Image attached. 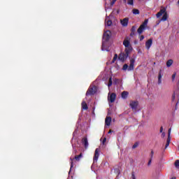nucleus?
Wrapping results in <instances>:
<instances>
[{
  "mask_svg": "<svg viewBox=\"0 0 179 179\" xmlns=\"http://www.w3.org/2000/svg\"><path fill=\"white\" fill-rule=\"evenodd\" d=\"M110 37H111V31H110L109 30L106 31L103 36L102 51H108V50L106 48V44L104 43V42L108 41V40H110Z\"/></svg>",
  "mask_w": 179,
  "mask_h": 179,
  "instance_id": "1",
  "label": "nucleus"
},
{
  "mask_svg": "<svg viewBox=\"0 0 179 179\" xmlns=\"http://www.w3.org/2000/svg\"><path fill=\"white\" fill-rule=\"evenodd\" d=\"M156 16L157 17H160V16H162V18L161 19L162 22H166V20L169 19V14H167V11L165 8L161 9L160 11L157 13Z\"/></svg>",
  "mask_w": 179,
  "mask_h": 179,
  "instance_id": "2",
  "label": "nucleus"
},
{
  "mask_svg": "<svg viewBox=\"0 0 179 179\" xmlns=\"http://www.w3.org/2000/svg\"><path fill=\"white\" fill-rule=\"evenodd\" d=\"M123 45H124L125 48V52H127V54H131L132 52V46H131V43L129 42V40L124 39L123 41Z\"/></svg>",
  "mask_w": 179,
  "mask_h": 179,
  "instance_id": "3",
  "label": "nucleus"
},
{
  "mask_svg": "<svg viewBox=\"0 0 179 179\" xmlns=\"http://www.w3.org/2000/svg\"><path fill=\"white\" fill-rule=\"evenodd\" d=\"M148 20H145L143 24L139 27V28L138 29L137 31L138 33V34H142L143 33V31H145V29H146V27H148Z\"/></svg>",
  "mask_w": 179,
  "mask_h": 179,
  "instance_id": "4",
  "label": "nucleus"
},
{
  "mask_svg": "<svg viewBox=\"0 0 179 179\" xmlns=\"http://www.w3.org/2000/svg\"><path fill=\"white\" fill-rule=\"evenodd\" d=\"M117 97V95H115V93H108V101H110V103H114L115 101V99Z\"/></svg>",
  "mask_w": 179,
  "mask_h": 179,
  "instance_id": "5",
  "label": "nucleus"
},
{
  "mask_svg": "<svg viewBox=\"0 0 179 179\" xmlns=\"http://www.w3.org/2000/svg\"><path fill=\"white\" fill-rule=\"evenodd\" d=\"M96 93V86L90 87L89 90L86 93V96H90Z\"/></svg>",
  "mask_w": 179,
  "mask_h": 179,
  "instance_id": "6",
  "label": "nucleus"
},
{
  "mask_svg": "<svg viewBox=\"0 0 179 179\" xmlns=\"http://www.w3.org/2000/svg\"><path fill=\"white\" fill-rule=\"evenodd\" d=\"M129 55V53L125 52L124 53H121L119 56V59L120 61H122V62H124V61H125L127 59V58H128Z\"/></svg>",
  "mask_w": 179,
  "mask_h": 179,
  "instance_id": "7",
  "label": "nucleus"
},
{
  "mask_svg": "<svg viewBox=\"0 0 179 179\" xmlns=\"http://www.w3.org/2000/svg\"><path fill=\"white\" fill-rule=\"evenodd\" d=\"M129 22V18L125 17L123 20H120V23L123 27H127L128 26V22Z\"/></svg>",
  "mask_w": 179,
  "mask_h": 179,
  "instance_id": "8",
  "label": "nucleus"
},
{
  "mask_svg": "<svg viewBox=\"0 0 179 179\" xmlns=\"http://www.w3.org/2000/svg\"><path fill=\"white\" fill-rule=\"evenodd\" d=\"M134 66H135V59L131 58L130 59V65L128 68V71H134Z\"/></svg>",
  "mask_w": 179,
  "mask_h": 179,
  "instance_id": "9",
  "label": "nucleus"
},
{
  "mask_svg": "<svg viewBox=\"0 0 179 179\" xmlns=\"http://www.w3.org/2000/svg\"><path fill=\"white\" fill-rule=\"evenodd\" d=\"M100 149L96 148L95 150V153H94V162H97V160H99V156H100Z\"/></svg>",
  "mask_w": 179,
  "mask_h": 179,
  "instance_id": "10",
  "label": "nucleus"
},
{
  "mask_svg": "<svg viewBox=\"0 0 179 179\" xmlns=\"http://www.w3.org/2000/svg\"><path fill=\"white\" fill-rule=\"evenodd\" d=\"M152 44H153V41L152 39H148L145 42V48L147 50H150V48L152 47Z\"/></svg>",
  "mask_w": 179,
  "mask_h": 179,
  "instance_id": "11",
  "label": "nucleus"
},
{
  "mask_svg": "<svg viewBox=\"0 0 179 179\" xmlns=\"http://www.w3.org/2000/svg\"><path fill=\"white\" fill-rule=\"evenodd\" d=\"M105 24L106 26H111V24H113V22L110 21L109 17H106L105 19Z\"/></svg>",
  "mask_w": 179,
  "mask_h": 179,
  "instance_id": "12",
  "label": "nucleus"
},
{
  "mask_svg": "<svg viewBox=\"0 0 179 179\" xmlns=\"http://www.w3.org/2000/svg\"><path fill=\"white\" fill-rule=\"evenodd\" d=\"M130 107L133 109L136 108V107H138V101L130 102Z\"/></svg>",
  "mask_w": 179,
  "mask_h": 179,
  "instance_id": "13",
  "label": "nucleus"
},
{
  "mask_svg": "<svg viewBox=\"0 0 179 179\" xmlns=\"http://www.w3.org/2000/svg\"><path fill=\"white\" fill-rule=\"evenodd\" d=\"M105 124L108 127H110V125L111 124V118L110 117H106V118L105 120Z\"/></svg>",
  "mask_w": 179,
  "mask_h": 179,
  "instance_id": "14",
  "label": "nucleus"
},
{
  "mask_svg": "<svg viewBox=\"0 0 179 179\" xmlns=\"http://www.w3.org/2000/svg\"><path fill=\"white\" fill-rule=\"evenodd\" d=\"M173 59H169L166 62V66L168 68H170V66H171V65H173Z\"/></svg>",
  "mask_w": 179,
  "mask_h": 179,
  "instance_id": "15",
  "label": "nucleus"
},
{
  "mask_svg": "<svg viewBox=\"0 0 179 179\" xmlns=\"http://www.w3.org/2000/svg\"><path fill=\"white\" fill-rule=\"evenodd\" d=\"M128 94H129L128 92L124 91L123 92H122V98L127 99V97H128Z\"/></svg>",
  "mask_w": 179,
  "mask_h": 179,
  "instance_id": "16",
  "label": "nucleus"
},
{
  "mask_svg": "<svg viewBox=\"0 0 179 179\" xmlns=\"http://www.w3.org/2000/svg\"><path fill=\"white\" fill-rule=\"evenodd\" d=\"M81 105L83 110H87V104L86 103V102L83 101Z\"/></svg>",
  "mask_w": 179,
  "mask_h": 179,
  "instance_id": "17",
  "label": "nucleus"
},
{
  "mask_svg": "<svg viewBox=\"0 0 179 179\" xmlns=\"http://www.w3.org/2000/svg\"><path fill=\"white\" fill-rule=\"evenodd\" d=\"M83 142L85 145V148H87V146H89V143L87 142V138H84Z\"/></svg>",
  "mask_w": 179,
  "mask_h": 179,
  "instance_id": "18",
  "label": "nucleus"
},
{
  "mask_svg": "<svg viewBox=\"0 0 179 179\" xmlns=\"http://www.w3.org/2000/svg\"><path fill=\"white\" fill-rule=\"evenodd\" d=\"M118 58V55H117V54L115 55L113 61L110 62V64H114V62H115V61H117V59Z\"/></svg>",
  "mask_w": 179,
  "mask_h": 179,
  "instance_id": "19",
  "label": "nucleus"
},
{
  "mask_svg": "<svg viewBox=\"0 0 179 179\" xmlns=\"http://www.w3.org/2000/svg\"><path fill=\"white\" fill-rule=\"evenodd\" d=\"M132 12H133L134 15H139V10H138V9L134 8V9H133Z\"/></svg>",
  "mask_w": 179,
  "mask_h": 179,
  "instance_id": "20",
  "label": "nucleus"
},
{
  "mask_svg": "<svg viewBox=\"0 0 179 179\" xmlns=\"http://www.w3.org/2000/svg\"><path fill=\"white\" fill-rule=\"evenodd\" d=\"M176 76H177V73L174 72L172 75V82H174V80H176Z\"/></svg>",
  "mask_w": 179,
  "mask_h": 179,
  "instance_id": "21",
  "label": "nucleus"
},
{
  "mask_svg": "<svg viewBox=\"0 0 179 179\" xmlns=\"http://www.w3.org/2000/svg\"><path fill=\"white\" fill-rule=\"evenodd\" d=\"M128 68H129L128 64H124L123 66L122 69H123V71H127V69L128 70Z\"/></svg>",
  "mask_w": 179,
  "mask_h": 179,
  "instance_id": "22",
  "label": "nucleus"
},
{
  "mask_svg": "<svg viewBox=\"0 0 179 179\" xmlns=\"http://www.w3.org/2000/svg\"><path fill=\"white\" fill-rule=\"evenodd\" d=\"M113 85V80H111V78H109V83L108 84V87H110Z\"/></svg>",
  "mask_w": 179,
  "mask_h": 179,
  "instance_id": "23",
  "label": "nucleus"
},
{
  "mask_svg": "<svg viewBox=\"0 0 179 179\" xmlns=\"http://www.w3.org/2000/svg\"><path fill=\"white\" fill-rule=\"evenodd\" d=\"M116 1L117 0H111V1L110 2V6H113V5H114V3H115Z\"/></svg>",
  "mask_w": 179,
  "mask_h": 179,
  "instance_id": "24",
  "label": "nucleus"
},
{
  "mask_svg": "<svg viewBox=\"0 0 179 179\" xmlns=\"http://www.w3.org/2000/svg\"><path fill=\"white\" fill-rule=\"evenodd\" d=\"M158 82H159V83H162V74H159V77H158Z\"/></svg>",
  "mask_w": 179,
  "mask_h": 179,
  "instance_id": "25",
  "label": "nucleus"
},
{
  "mask_svg": "<svg viewBox=\"0 0 179 179\" xmlns=\"http://www.w3.org/2000/svg\"><path fill=\"white\" fill-rule=\"evenodd\" d=\"M175 166H176V167L177 169H178V167H179V161H178V160H177V161L175 162Z\"/></svg>",
  "mask_w": 179,
  "mask_h": 179,
  "instance_id": "26",
  "label": "nucleus"
},
{
  "mask_svg": "<svg viewBox=\"0 0 179 179\" xmlns=\"http://www.w3.org/2000/svg\"><path fill=\"white\" fill-rule=\"evenodd\" d=\"M80 157H82V154H80V155H78V156H76V157H75V159H76V160H80Z\"/></svg>",
  "mask_w": 179,
  "mask_h": 179,
  "instance_id": "27",
  "label": "nucleus"
},
{
  "mask_svg": "<svg viewBox=\"0 0 179 179\" xmlns=\"http://www.w3.org/2000/svg\"><path fill=\"white\" fill-rule=\"evenodd\" d=\"M128 4L129 5H134V0H129L128 1Z\"/></svg>",
  "mask_w": 179,
  "mask_h": 179,
  "instance_id": "28",
  "label": "nucleus"
},
{
  "mask_svg": "<svg viewBox=\"0 0 179 179\" xmlns=\"http://www.w3.org/2000/svg\"><path fill=\"white\" fill-rule=\"evenodd\" d=\"M177 97V94L174 93L172 96V99L176 100V98Z\"/></svg>",
  "mask_w": 179,
  "mask_h": 179,
  "instance_id": "29",
  "label": "nucleus"
},
{
  "mask_svg": "<svg viewBox=\"0 0 179 179\" xmlns=\"http://www.w3.org/2000/svg\"><path fill=\"white\" fill-rule=\"evenodd\" d=\"M139 38H140V41H142V40H143V38H145V36H143V35H141L139 36Z\"/></svg>",
  "mask_w": 179,
  "mask_h": 179,
  "instance_id": "30",
  "label": "nucleus"
},
{
  "mask_svg": "<svg viewBox=\"0 0 179 179\" xmlns=\"http://www.w3.org/2000/svg\"><path fill=\"white\" fill-rule=\"evenodd\" d=\"M170 135H171V129H169L168 131V136L170 137Z\"/></svg>",
  "mask_w": 179,
  "mask_h": 179,
  "instance_id": "31",
  "label": "nucleus"
},
{
  "mask_svg": "<svg viewBox=\"0 0 179 179\" xmlns=\"http://www.w3.org/2000/svg\"><path fill=\"white\" fill-rule=\"evenodd\" d=\"M153 155H155V152H153V150H152L151 152H150L151 159L153 158Z\"/></svg>",
  "mask_w": 179,
  "mask_h": 179,
  "instance_id": "32",
  "label": "nucleus"
},
{
  "mask_svg": "<svg viewBox=\"0 0 179 179\" xmlns=\"http://www.w3.org/2000/svg\"><path fill=\"white\" fill-rule=\"evenodd\" d=\"M170 145V143H168L167 141H166V145H165V149H167V148H169V145Z\"/></svg>",
  "mask_w": 179,
  "mask_h": 179,
  "instance_id": "33",
  "label": "nucleus"
},
{
  "mask_svg": "<svg viewBox=\"0 0 179 179\" xmlns=\"http://www.w3.org/2000/svg\"><path fill=\"white\" fill-rule=\"evenodd\" d=\"M170 141H171L170 136H168V138H167L166 142H167L168 143H170Z\"/></svg>",
  "mask_w": 179,
  "mask_h": 179,
  "instance_id": "34",
  "label": "nucleus"
},
{
  "mask_svg": "<svg viewBox=\"0 0 179 179\" xmlns=\"http://www.w3.org/2000/svg\"><path fill=\"white\" fill-rule=\"evenodd\" d=\"M106 141H107V138H104L103 140V142H102L103 145H104V143H106Z\"/></svg>",
  "mask_w": 179,
  "mask_h": 179,
  "instance_id": "35",
  "label": "nucleus"
},
{
  "mask_svg": "<svg viewBox=\"0 0 179 179\" xmlns=\"http://www.w3.org/2000/svg\"><path fill=\"white\" fill-rule=\"evenodd\" d=\"M164 136H166V133L162 132V138H164Z\"/></svg>",
  "mask_w": 179,
  "mask_h": 179,
  "instance_id": "36",
  "label": "nucleus"
},
{
  "mask_svg": "<svg viewBox=\"0 0 179 179\" xmlns=\"http://www.w3.org/2000/svg\"><path fill=\"white\" fill-rule=\"evenodd\" d=\"M159 132H160L161 134L163 133V127H161L160 130H159Z\"/></svg>",
  "mask_w": 179,
  "mask_h": 179,
  "instance_id": "37",
  "label": "nucleus"
},
{
  "mask_svg": "<svg viewBox=\"0 0 179 179\" xmlns=\"http://www.w3.org/2000/svg\"><path fill=\"white\" fill-rule=\"evenodd\" d=\"M131 178H132V179H136V177H135V175H134V174H132Z\"/></svg>",
  "mask_w": 179,
  "mask_h": 179,
  "instance_id": "38",
  "label": "nucleus"
},
{
  "mask_svg": "<svg viewBox=\"0 0 179 179\" xmlns=\"http://www.w3.org/2000/svg\"><path fill=\"white\" fill-rule=\"evenodd\" d=\"M150 164H152V159H150V161L148 162V166H150Z\"/></svg>",
  "mask_w": 179,
  "mask_h": 179,
  "instance_id": "39",
  "label": "nucleus"
},
{
  "mask_svg": "<svg viewBox=\"0 0 179 179\" xmlns=\"http://www.w3.org/2000/svg\"><path fill=\"white\" fill-rule=\"evenodd\" d=\"M72 167H73V162H71V168L72 169Z\"/></svg>",
  "mask_w": 179,
  "mask_h": 179,
  "instance_id": "40",
  "label": "nucleus"
},
{
  "mask_svg": "<svg viewBox=\"0 0 179 179\" xmlns=\"http://www.w3.org/2000/svg\"><path fill=\"white\" fill-rule=\"evenodd\" d=\"M177 6H178V8H179V0H178V2H177Z\"/></svg>",
  "mask_w": 179,
  "mask_h": 179,
  "instance_id": "41",
  "label": "nucleus"
},
{
  "mask_svg": "<svg viewBox=\"0 0 179 179\" xmlns=\"http://www.w3.org/2000/svg\"><path fill=\"white\" fill-rule=\"evenodd\" d=\"M108 2H110V1H108V0H106V3H108Z\"/></svg>",
  "mask_w": 179,
  "mask_h": 179,
  "instance_id": "42",
  "label": "nucleus"
},
{
  "mask_svg": "<svg viewBox=\"0 0 179 179\" xmlns=\"http://www.w3.org/2000/svg\"><path fill=\"white\" fill-rule=\"evenodd\" d=\"M135 148H136V145H133V148L135 149Z\"/></svg>",
  "mask_w": 179,
  "mask_h": 179,
  "instance_id": "43",
  "label": "nucleus"
},
{
  "mask_svg": "<svg viewBox=\"0 0 179 179\" xmlns=\"http://www.w3.org/2000/svg\"><path fill=\"white\" fill-rule=\"evenodd\" d=\"M171 179H176V177H173V178H171Z\"/></svg>",
  "mask_w": 179,
  "mask_h": 179,
  "instance_id": "44",
  "label": "nucleus"
},
{
  "mask_svg": "<svg viewBox=\"0 0 179 179\" xmlns=\"http://www.w3.org/2000/svg\"><path fill=\"white\" fill-rule=\"evenodd\" d=\"M108 134H111V130H110V131H109Z\"/></svg>",
  "mask_w": 179,
  "mask_h": 179,
  "instance_id": "45",
  "label": "nucleus"
},
{
  "mask_svg": "<svg viewBox=\"0 0 179 179\" xmlns=\"http://www.w3.org/2000/svg\"><path fill=\"white\" fill-rule=\"evenodd\" d=\"M178 150H179V146H178Z\"/></svg>",
  "mask_w": 179,
  "mask_h": 179,
  "instance_id": "46",
  "label": "nucleus"
}]
</instances>
